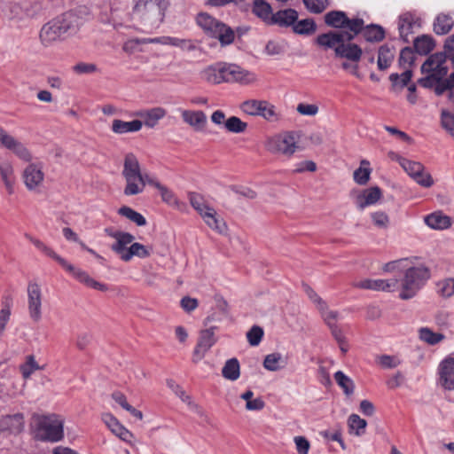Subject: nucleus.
Segmentation results:
<instances>
[{
    "label": "nucleus",
    "instance_id": "ddd939ff",
    "mask_svg": "<svg viewBox=\"0 0 454 454\" xmlns=\"http://www.w3.org/2000/svg\"><path fill=\"white\" fill-rule=\"evenodd\" d=\"M62 267L67 271L71 273L74 276V278H75L79 282L84 284L88 287L99 290L102 292H106L108 290L106 285L95 280L86 271L82 270V269L74 267V265L70 264L67 260L65 261V265H62Z\"/></svg>",
    "mask_w": 454,
    "mask_h": 454
},
{
    "label": "nucleus",
    "instance_id": "e433bc0d",
    "mask_svg": "<svg viewBox=\"0 0 454 454\" xmlns=\"http://www.w3.org/2000/svg\"><path fill=\"white\" fill-rule=\"evenodd\" d=\"M286 365V361L282 355L279 353L269 354L265 356L263 361V366L265 369L270 372H276Z\"/></svg>",
    "mask_w": 454,
    "mask_h": 454
},
{
    "label": "nucleus",
    "instance_id": "f03ea898",
    "mask_svg": "<svg viewBox=\"0 0 454 454\" xmlns=\"http://www.w3.org/2000/svg\"><path fill=\"white\" fill-rule=\"evenodd\" d=\"M403 271L399 297L402 300H409L413 298L429 279L430 271L424 265L410 267L408 264Z\"/></svg>",
    "mask_w": 454,
    "mask_h": 454
},
{
    "label": "nucleus",
    "instance_id": "0e129e2a",
    "mask_svg": "<svg viewBox=\"0 0 454 454\" xmlns=\"http://www.w3.org/2000/svg\"><path fill=\"white\" fill-rule=\"evenodd\" d=\"M373 224L380 229H387L389 225V217L383 211H376L371 214Z\"/></svg>",
    "mask_w": 454,
    "mask_h": 454
},
{
    "label": "nucleus",
    "instance_id": "09e8293b",
    "mask_svg": "<svg viewBox=\"0 0 454 454\" xmlns=\"http://www.w3.org/2000/svg\"><path fill=\"white\" fill-rule=\"evenodd\" d=\"M137 256L139 258H146L150 256V251L146 247L140 243H131L129 250H127L126 258L124 262H129L132 257Z\"/></svg>",
    "mask_w": 454,
    "mask_h": 454
},
{
    "label": "nucleus",
    "instance_id": "8fccbe9b",
    "mask_svg": "<svg viewBox=\"0 0 454 454\" xmlns=\"http://www.w3.org/2000/svg\"><path fill=\"white\" fill-rule=\"evenodd\" d=\"M224 128L231 133H243L247 128V123L237 116H231L224 122Z\"/></svg>",
    "mask_w": 454,
    "mask_h": 454
},
{
    "label": "nucleus",
    "instance_id": "79ce46f5",
    "mask_svg": "<svg viewBox=\"0 0 454 454\" xmlns=\"http://www.w3.org/2000/svg\"><path fill=\"white\" fill-rule=\"evenodd\" d=\"M434 47V40L428 35H421L414 40V48L420 55L428 54Z\"/></svg>",
    "mask_w": 454,
    "mask_h": 454
},
{
    "label": "nucleus",
    "instance_id": "4d7b16f0",
    "mask_svg": "<svg viewBox=\"0 0 454 454\" xmlns=\"http://www.w3.org/2000/svg\"><path fill=\"white\" fill-rule=\"evenodd\" d=\"M12 314V304L10 301L2 302L0 310V339L2 338Z\"/></svg>",
    "mask_w": 454,
    "mask_h": 454
},
{
    "label": "nucleus",
    "instance_id": "0eeeda50",
    "mask_svg": "<svg viewBox=\"0 0 454 454\" xmlns=\"http://www.w3.org/2000/svg\"><path fill=\"white\" fill-rule=\"evenodd\" d=\"M397 160L404 171L419 185L429 188L434 184L431 175L425 172V168L420 162L411 161L403 157H398Z\"/></svg>",
    "mask_w": 454,
    "mask_h": 454
},
{
    "label": "nucleus",
    "instance_id": "b1692460",
    "mask_svg": "<svg viewBox=\"0 0 454 454\" xmlns=\"http://www.w3.org/2000/svg\"><path fill=\"white\" fill-rule=\"evenodd\" d=\"M200 77L212 84L224 82V65L219 64L206 67L200 72Z\"/></svg>",
    "mask_w": 454,
    "mask_h": 454
},
{
    "label": "nucleus",
    "instance_id": "680f3d73",
    "mask_svg": "<svg viewBox=\"0 0 454 454\" xmlns=\"http://www.w3.org/2000/svg\"><path fill=\"white\" fill-rule=\"evenodd\" d=\"M357 288L384 291V279H364L354 285Z\"/></svg>",
    "mask_w": 454,
    "mask_h": 454
},
{
    "label": "nucleus",
    "instance_id": "9b49d317",
    "mask_svg": "<svg viewBox=\"0 0 454 454\" xmlns=\"http://www.w3.org/2000/svg\"><path fill=\"white\" fill-rule=\"evenodd\" d=\"M255 81V76L240 67L233 64L224 65V82H240L248 84Z\"/></svg>",
    "mask_w": 454,
    "mask_h": 454
},
{
    "label": "nucleus",
    "instance_id": "6ab92c4d",
    "mask_svg": "<svg viewBox=\"0 0 454 454\" xmlns=\"http://www.w3.org/2000/svg\"><path fill=\"white\" fill-rule=\"evenodd\" d=\"M382 197V192L380 187L373 186L364 189L356 198V205L359 210H364L366 207L375 205Z\"/></svg>",
    "mask_w": 454,
    "mask_h": 454
},
{
    "label": "nucleus",
    "instance_id": "4468645a",
    "mask_svg": "<svg viewBox=\"0 0 454 454\" xmlns=\"http://www.w3.org/2000/svg\"><path fill=\"white\" fill-rule=\"evenodd\" d=\"M345 39L352 40V37L347 36L346 34H342L340 31H329L327 33L318 35L315 42L324 50H333L334 54L336 55V49Z\"/></svg>",
    "mask_w": 454,
    "mask_h": 454
},
{
    "label": "nucleus",
    "instance_id": "774afa93",
    "mask_svg": "<svg viewBox=\"0 0 454 454\" xmlns=\"http://www.w3.org/2000/svg\"><path fill=\"white\" fill-rule=\"evenodd\" d=\"M442 127L454 137V114L443 110L441 114Z\"/></svg>",
    "mask_w": 454,
    "mask_h": 454
},
{
    "label": "nucleus",
    "instance_id": "7ed1b4c3",
    "mask_svg": "<svg viewBox=\"0 0 454 454\" xmlns=\"http://www.w3.org/2000/svg\"><path fill=\"white\" fill-rule=\"evenodd\" d=\"M33 419L35 439L55 442L63 438V422L56 415H34Z\"/></svg>",
    "mask_w": 454,
    "mask_h": 454
},
{
    "label": "nucleus",
    "instance_id": "f704fd0d",
    "mask_svg": "<svg viewBox=\"0 0 454 454\" xmlns=\"http://www.w3.org/2000/svg\"><path fill=\"white\" fill-rule=\"evenodd\" d=\"M453 27V20L447 14H439L434 22V31L437 35H446Z\"/></svg>",
    "mask_w": 454,
    "mask_h": 454
},
{
    "label": "nucleus",
    "instance_id": "423d86ee",
    "mask_svg": "<svg viewBox=\"0 0 454 454\" xmlns=\"http://www.w3.org/2000/svg\"><path fill=\"white\" fill-rule=\"evenodd\" d=\"M265 148L271 153L291 157L298 149L297 136L294 132H285L270 137Z\"/></svg>",
    "mask_w": 454,
    "mask_h": 454
},
{
    "label": "nucleus",
    "instance_id": "a211bd4d",
    "mask_svg": "<svg viewBox=\"0 0 454 454\" xmlns=\"http://www.w3.org/2000/svg\"><path fill=\"white\" fill-rule=\"evenodd\" d=\"M44 174L42 168L35 164H29L23 171V180L29 191L36 190L42 184Z\"/></svg>",
    "mask_w": 454,
    "mask_h": 454
},
{
    "label": "nucleus",
    "instance_id": "6e6d98bb",
    "mask_svg": "<svg viewBox=\"0 0 454 454\" xmlns=\"http://www.w3.org/2000/svg\"><path fill=\"white\" fill-rule=\"evenodd\" d=\"M348 427L351 430H355V434L360 436L364 434L367 422L356 414H351L348 419Z\"/></svg>",
    "mask_w": 454,
    "mask_h": 454
},
{
    "label": "nucleus",
    "instance_id": "052dcab7",
    "mask_svg": "<svg viewBox=\"0 0 454 454\" xmlns=\"http://www.w3.org/2000/svg\"><path fill=\"white\" fill-rule=\"evenodd\" d=\"M7 15L10 20L20 21L26 19L28 13L20 4L12 3L8 6Z\"/></svg>",
    "mask_w": 454,
    "mask_h": 454
},
{
    "label": "nucleus",
    "instance_id": "de8ad7c7",
    "mask_svg": "<svg viewBox=\"0 0 454 454\" xmlns=\"http://www.w3.org/2000/svg\"><path fill=\"white\" fill-rule=\"evenodd\" d=\"M345 28H348V31H340L342 34H346L347 36H351L352 40L360 32L364 31V20L362 19H349L348 17V21L345 22Z\"/></svg>",
    "mask_w": 454,
    "mask_h": 454
},
{
    "label": "nucleus",
    "instance_id": "c03bdc74",
    "mask_svg": "<svg viewBox=\"0 0 454 454\" xmlns=\"http://www.w3.org/2000/svg\"><path fill=\"white\" fill-rule=\"evenodd\" d=\"M412 76V72L411 70H405L403 74H391L389 75V80L392 84L393 90H402L405 86H408Z\"/></svg>",
    "mask_w": 454,
    "mask_h": 454
},
{
    "label": "nucleus",
    "instance_id": "c756f323",
    "mask_svg": "<svg viewBox=\"0 0 454 454\" xmlns=\"http://www.w3.org/2000/svg\"><path fill=\"white\" fill-rule=\"evenodd\" d=\"M0 176L9 194L14 192L15 176L14 169L11 162L4 161L0 163Z\"/></svg>",
    "mask_w": 454,
    "mask_h": 454
},
{
    "label": "nucleus",
    "instance_id": "e2e57ef3",
    "mask_svg": "<svg viewBox=\"0 0 454 454\" xmlns=\"http://www.w3.org/2000/svg\"><path fill=\"white\" fill-rule=\"evenodd\" d=\"M306 8L312 13H321L328 6L327 0H302Z\"/></svg>",
    "mask_w": 454,
    "mask_h": 454
},
{
    "label": "nucleus",
    "instance_id": "c85d7f7f",
    "mask_svg": "<svg viewBox=\"0 0 454 454\" xmlns=\"http://www.w3.org/2000/svg\"><path fill=\"white\" fill-rule=\"evenodd\" d=\"M143 122L140 120L124 121L115 119L113 121L112 130L116 134L137 132L142 129Z\"/></svg>",
    "mask_w": 454,
    "mask_h": 454
},
{
    "label": "nucleus",
    "instance_id": "f257e3e1",
    "mask_svg": "<svg viewBox=\"0 0 454 454\" xmlns=\"http://www.w3.org/2000/svg\"><path fill=\"white\" fill-rule=\"evenodd\" d=\"M84 9L82 6L76 7L45 23L39 33L41 43L44 47L51 46L61 41L67 32L76 30L82 24Z\"/></svg>",
    "mask_w": 454,
    "mask_h": 454
},
{
    "label": "nucleus",
    "instance_id": "6e6552de",
    "mask_svg": "<svg viewBox=\"0 0 454 454\" xmlns=\"http://www.w3.org/2000/svg\"><path fill=\"white\" fill-rule=\"evenodd\" d=\"M27 311L29 317L34 322H39L42 318L43 293L41 286L29 281L27 287Z\"/></svg>",
    "mask_w": 454,
    "mask_h": 454
},
{
    "label": "nucleus",
    "instance_id": "58836bf2",
    "mask_svg": "<svg viewBox=\"0 0 454 454\" xmlns=\"http://www.w3.org/2000/svg\"><path fill=\"white\" fill-rule=\"evenodd\" d=\"M363 35L368 42H380L385 37V31L380 26L371 24L364 28Z\"/></svg>",
    "mask_w": 454,
    "mask_h": 454
},
{
    "label": "nucleus",
    "instance_id": "4c0bfd02",
    "mask_svg": "<svg viewBox=\"0 0 454 454\" xmlns=\"http://www.w3.org/2000/svg\"><path fill=\"white\" fill-rule=\"evenodd\" d=\"M394 59V53L387 45H382L379 49L377 66L380 70L387 69Z\"/></svg>",
    "mask_w": 454,
    "mask_h": 454
},
{
    "label": "nucleus",
    "instance_id": "39448f33",
    "mask_svg": "<svg viewBox=\"0 0 454 454\" xmlns=\"http://www.w3.org/2000/svg\"><path fill=\"white\" fill-rule=\"evenodd\" d=\"M167 8V0H135L134 12L153 25L162 22Z\"/></svg>",
    "mask_w": 454,
    "mask_h": 454
},
{
    "label": "nucleus",
    "instance_id": "13d9d810",
    "mask_svg": "<svg viewBox=\"0 0 454 454\" xmlns=\"http://www.w3.org/2000/svg\"><path fill=\"white\" fill-rule=\"evenodd\" d=\"M320 315L326 324V325L330 328L337 325V321L339 319V313L335 310H330L326 302L323 309H318Z\"/></svg>",
    "mask_w": 454,
    "mask_h": 454
},
{
    "label": "nucleus",
    "instance_id": "49530a36",
    "mask_svg": "<svg viewBox=\"0 0 454 454\" xmlns=\"http://www.w3.org/2000/svg\"><path fill=\"white\" fill-rule=\"evenodd\" d=\"M118 213L128 218L129 220L135 223L137 226H145L146 224L145 218L138 212L135 211L129 207L123 206L119 210Z\"/></svg>",
    "mask_w": 454,
    "mask_h": 454
},
{
    "label": "nucleus",
    "instance_id": "3c124183",
    "mask_svg": "<svg viewBox=\"0 0 454 454\" xmlns=\"http://www.w3.org/2000/svg\"><path fill=\"white\" fill-rule=\"evenodd\" d=\"M294 31L299 35H310L317 29V25L312 19H305L293 25Z\"/></svg>",
    "mask_w": 454,
    "mask_h": 454
},
{
    "label": "nucleus",
    "instance_id": "412c9836",
    "mask_svg": "<svg viewBox=\"0 0 454 454\" xmlns=\"http://www.w3.org/2000/svg\"><path fill=\"white\" fill-rule=\"evenodd\" d=\"M181 115L183 121L196 131L203 130L207 124V115L203 111L183 110Z\"/></svg>",
    "mask_w": 454,
    "mask_h": 454
},
{
    "label": "nucleus",
    "instance_id": "a19ab883",
    "mask_svg": "<svg viewBox=\"0 0 454 454\" xmlns=\"http://www.w3.org/2000/svg\"><path fill=\"white\" fill-rule=\"evenodd\" d=\"M419 336L421 340L429 344L435 345L445 339L444 334L439 333H434L428 327H421L419 330Z\"/></svg>",
    "mask_w": 454,
    "mask_h": 454
},
{
    "label": "nucleus",
    "instance_id": "bf43d9fd",
    "mask_svg": "<svg viewBox=\"0 0 454 454\" xmlns=\"http://www.w3.org/2000/svg\"><path fill=\"white\" fill-rule=\"evenodd\" d=\"M437 294L445 299L454 294V282L451 278L437 283Z\"/></svg>",
    "mask_w": 454,
    "mask_h": 454
},
{
    "label": "nucleus",
    "instance_id": "a878e982",
    "mask_svg": "<svg viewBox=\"0 0 454 454\" xmlns=\"http://www.w3.org/2000/svg\"><path fill=\"white\" fill-rule=\"evenodd\" d=\"M425 223L434 230H445L451 226V218L441 211L434 212L425 217Z\"/></svg>",
    "mask_w": 454,
    "mask_h": 454
},
{
    "label": "nucleus",
    "instance_id": "72a5a7b5",
    "mask_svg": "<svg viewBox=\"0 0 454 454\" xmlns=\"http://www.w3.org/2000/svg\"><path fill=\"white\" fill-rule=\"evenodd\" d=\"M347 21L348 16L341 11H331L325 15V24L334 28H345Z\"/></svg>",
    "mask_w": 454,
    "mask_h": 454
},
{
    "label": "nucleus",
    "instance_id": "dca6fc26",
    "mask_svg": "<svg viewBox=\"0 0 454 454\" xmlns=\"http://www.w3.org/2000/svg\"><path fill=\"white\" fill-rule=\"evenodd\" d=\"M363 55V51L356 43H352V40L345 39L340 45L336 49V58L346 59L348 61L358 63Z\"/></svg>",
    "mask_w": 454,
    "mask_h": 454
},
{
    "label": "nucleus",
    "instance_id": "bb28decb",
    "mask_svg": "<svg viewBox=\"0 0 454 454\" xmlns=\"http://www.w3.org/2000/svg\"><path fill=\"white\" fill-rule=\"evenodd\" d=\"M298 20V12L294 9L280 10L271 16V23L280 27L294 25Z\"/></svg>",
    "mask_w": 454,
    "mask_h": 454
},
{
    "label": "nucleus",
    "instance_id": "4be33fe9",
    "mask_svg": "<svg viewBox=\"0 0 454 454\" xmlns=\"http://www.w3.org/2000/svg\"><path fill=\"white\" fill-rule=\"evenodd\" d=\"M103 421L107 426V427L120 439H121L124 442H130L133 434L125 428L121 423L117 420L116 418H114L110 413H106L102 417Z\"/></svg>",
    "mask_w": 454,
    "mask_h": 454
},
{
    "label": "nucleus",
    "instance_id": "338daca9",
    "mask_svg": "<svg viewBox=\"0 0 454 454\" xmlns=\"http://www.w3.org/2000/svg\"><path fill=\"white\" fill-rule=\"evenodd\" d=\"M263 337V330L262 327L254 325L247 333V338L251 346H257L260 344Z\"/></svg>",
    "mask_w": 454,
    "mask_h": 454
},
{
    "label": "nucleus",
    "instance_id": "cd10ccee",
    "mask_svg": "<svg viewBox=\"0 0 454 454\" xmlns=\"http://www.w3.org/2000/svg\"><path fill=\"white\" fill-rule=\"evenodd\" d=\"M202 219L206 223V224L215 231L220 234H224L227 231V225L223 218L217 216L215 210L209 209V211H205V214H202Z\"/></svg>",
    "mask_w": 454,
    "mask_h": 454
},
{
    "label": "nucleus",
    "instance_id": "5fc2aeb1",
    "mask_svg": "<svg viewBox=\"0 0 454 454\" xmlns=\"http://www.w3.org/2000/svg\"><path fill=\"white\" fill-rule=\"evenodd\" d=\"M160 193V196H161V199L162 200L167 203L168 205L175 207V208H177V209H181L182 207L184 206V203L181 202L177 198L176 196L175 195V193L169 190L168 187L166 186H162L160 190H159Z\"/></svg>",
    "mask_w": 454,
    "mask_h": 454
},
{
    "label": "nucleus",
    "instance_id": "9d476101",
    "mask_svg": "<svg viewBox=\"0 0 454 454\" xmlns=\"http://www.w3.org/2000/svg\"><path fill=\"white\" fill-rule=\"evenodd\" d=\"M215 341L214 327L202 330L193 351V362L197 363L201 360Z\"/></svg>",
    "mask_w": 454,
    "mask_h": 454
},
{
    "label": "nucleus",
    "instance_id": "f3484780",
    "mask_svg": "<svg viewBox=\"0 0 454 454\" xmlns=\"http://www.w3.org/2000/svg\"><path fill=\"white\" fill-rule=\"evenodd\" d=\"M445 57L442 54L431 55L422 65L421 72L444 77L448 68L444 66Z\"/></svg>",
    "mask_w": 454,
    "mask_h": 454
},
{
    "label": "nucleus",
    "instance_id": "ea45409f",
    "mask_svg": "<svg viewBox=\"0 0 454 454\" xmlns=\"http://www.w3.org/2000/svg\"><path fill=\"white\" fill-rule=\"evenodd\" d=\"M188 197L192 207L200 214V216H202V214H205V211L213 209V207L208 206L205 198L201 194L197 192H189Z\"/></svg>",
    "mask_w": 454,
    "mask_h": 454
},
{
    "label": "nucleus",
    "instance_id": "aec40b11",
    "mask_svg": "<svg viewBox=\"0 0 454 454\" xmlns=\"http://www.w3.org/2000/svg\"><path fill=\"white\" fill-rule=\"evenodd\" d=\"M24 423L22 413L3 416L0 418V432L19 434L23 431Z\"/></svg>",
    "mask_w": 454,
    "mask_h": 454
},
{
    "label": "nucleus",
    "instance_id": "f8f14e48",
    "mask_svg": "<svg viewBox=\"0 0 454 454\" xmlns=\"http://www.w3.org/2000/svg\"><path fill=\"white\" fill-rule=\"evenodd\" d=\"M62 267L67 271L71 273L74 276V278H75L79 282L84 284L88 287L99 290L102 292H106L108 290L106 285L95 280L86 271L82 270V269L74 267V265L70 264L67 260L65 261V265H62Z\"/></svg>",
    "mask_w": 454,
    "mask_h": 454
},
{
    "label": "nucleus",
    "instance_id": "c9c22d12",
    "mask_svg": "<svg viewBox=\"0 0 454 454\" xmlns=\"http://www.w3.org/2000/svg\"><path fill=\"white\" fill-rule=\"evenodd\" d=\"M414 25V18L411 13H404L400 16L398 22V29L400 36L405 42H409L408 36L412 33Z\"/></svg>",
    "mask_w": 454,
    "mask_h": 454
},
{
    "label": "nucleus",
    "instance_id": "603ef678",
    "mask_svg": "<svg viewBox=\"0 0 454 454\" xmlns=\"http://www.w3.org/2000/svg\"><path fill=\"white\" fill-rule=\"evenodd\" d=\"M161 42L162 44L172 45L182 49H185L187 51H194L196 48L191 40L181 39L173 36H163V40Z\"/></svg>",
    "mask_w": 454,
    "mask_h": 454
},
{
    "label": "nucleus",
    "instance_id": "2f4dec72",
    "mask_svg": "<svg viewBox=\"0 0 454 454\" xmlns=\"http://www.w3.org/2000/svg\"><path fill=\"white\" fill-rule=\"evenodd\" d=\"M140 168V163L137 158V156L132 153H129L125 154L124 160H123V169L121 172L122 176H128V175H142Z\"/></svg>",
    "mask_w": 454,
    "mask_h": 454
},
{
    "label": "nucleus",
    "instance_id": "2eb2a0df",
    "mask_svg": "<svg viewBox=\"0 0 454 454\" xmlns=\"http://www.w3.org/2000/svg\"><path fill=\"white\" fill-rule=\"evenodd\" d=\"M0 143L5 148L12 150L22 160L29 161L31 160V154L25 145L4 129L0 132Z\"/></svg>",
    "mask_w": 454,
    "mask_h": 454
},
{
    "label": "nucleus",
    "instance_id": "7c9ffc66",
    "mask_svg": "<svg viewBox=\"0 0 454 454\" xmlns=\"http://www.w3.org/2000/svg\"><path fill=\"white\" fill-rule=\"evenodd\" d=\"M122 176L126 182L123 190L126 196H133L143 192L142 175H128Z\"/></svg>",
    "mask_w": 454,
    "mask_h": 454
},
{
    "label": "nucleus",
    "instance_id": "a18cd8bd",
    "mask_svg": "<svg viewBox=\"0 0 454 454\" xmlns=\"http://www.w3.org/2000/svg\"><path fill=\"white\" fill-rule=\"evenodd\" d=\"M253 12L259 18L271 21L272 13L271 6L263 0H255L253 5Z\"/></svg>",
    "mask_w": 454,
    "mask_h": 454
},
{
    "label": "nucleus",
    "instance_id": "864d4df0",
    "mask_svg": "<svg viewBox=\"0 0 454 454\" xmlns=\"http://www.w3.org/2000/svg\"><path fill=\"white\" fill-rule=\"evenodd\" d=\"M258 116H262L268 121H277L279 119L278 114L273 105L268 101H262Z\"/></svg>",
    "mask_w": 454,
    "mask_h": 454
},
{
    "label": "nucleus",
    "instance_id": "393cba45",
    "mask_svg": "<svg viewBox=\"0 0 454 454\" xmlns=\"http://www.w3.org/2000/svg\"><path fill=\"white\" fill-rule=\"evenodd\" d=\"M167 114L166 109L163 107H153L145 111L139 112L138 116L144 119V124L150 129L154 128L158 122Z\"/></svg>",
    "mask_w": 454,
    "mask_h": 454
},
{
    "label": "nucleus",
    "instance_id": "69168bd1",
    "mask_svg": "<svg viewBox=\"0 0 454 454\" xmlns=\"http://www.w3.org/2000/svg\"><path fill=\"white\" fill-rule=\"evenodd\" d=\"M454 87V72L446 79L441 78L435 84L434 91L437 95H442L448 90Z\"/></svg>",
    "mask_w": 454,
    "mask_h": 454
},
{
    "label": "nucleus",
    "instance_id": "473e14b6",
    "mask_svg": "<svg viewBox=\"0 0 454 454\" xmlns=\"http://www.w3.org/2000/svg\"><path fill=\"white\" fill-rule=\"evenodd\" d=\"M222 375L224 379L234 381L240 376V366L237 358L227 360L222 369Z\"/></svg>",
    "mask_w": 454,
    "mask_h": 454
},
{
    "label": "nucleus",
    "instance_id": "5701e85b",
    "mask_svg": "<svg viewBox=\"0 0 454 454\" xmlns=\"http://www.w3.org/2000/svg\"><path fill=\"white\" fill-rule=\"evenodd\" d=\"M115 242L112 244L111 249L119 255V257L124 261L126 258L128 245H131L134 240V236L129 232L117 233L114 235Z\"/></svg>",
    "mask_w": 454,
    "mask_h": 454
},
{
    "label": "nucleus",
    "instance_id": "37998d69",
    "mask_svg": "<svg viewBox=\"0 0 454 454\" xmlns=\"http://www.w3.org/2000/svg\"><path fill=\"white\" fill-rule=\"evenodd\" d=\"M333 377L336 383L342 388L346 395L349 396L354 393L355 384L349 377L345 375L341 371L336 372Z\"/></svg>",
    "mask_w": 454,
    "mask_h": 454
},
{
    "label": "nucleus",
    "instance_id": "20e7f679",
    "mask_svg": "<svg viewBox=\"0 0 454 454\" xmlns=\"http://www.w3.org/2000/svg\"><path fill=\"white\" fill-rule=\"evenodd\" d=\"M196 20L198 25L207 34L217 38L223 45H227L233 42L235 37L233 30L209 14L200 13Z\"/></svg>",
    "mask_w": 454,
    "mask_h": 454
},
{
    "label": "nucleus",
    "instance_id": "1a4fd4ad",
    "mask_svg": "<svg viewBox=\"0 0 454 454\" xmlns=\"http://www.w3.org/2000/svg\"><path fill=\"white\" fill-rule=\"evenodd\" d=\"M438 384L446 391H454V358L447 357L438 367Z\"/></svg>",
    "mask_w": 454,
    "mask_h": 454
}]
</instances>
